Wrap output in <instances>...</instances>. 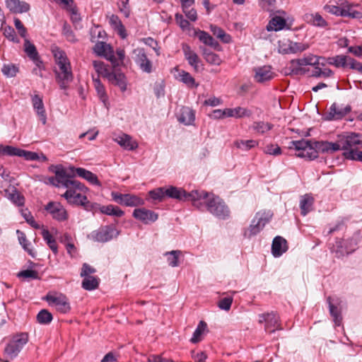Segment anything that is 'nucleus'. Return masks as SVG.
I'll list each match as a JSON object with an SVG mask.
<instances>
[{
  "instance_id": "nucleus-1",
  "label": "nucleus",
  "mask_w": 362,
  "mask_h": 362,
  "mask_svg": "<svg viewBox=\"0 0 362 362\" xmlns=\"http://www.w3.org/2000/svg\"><path fill=\"white\" fill-rule=\"evenodd\" d=\"M66 192L62 195L69 204L82 206L85 209L88 210L89 206L92 205L88 200L85 194L88 192V189L81 182L75 180L73 175L70 173L64 185Z\"/></svg>"
},
{
  "instance_id": "nucleus-2",
  "label": "nucleus",
  "mask_w": 362,
  "mask_h": 362,
  "mask_svg": "<svg viewBox=\"0 0 362 362\" xmlns=\"http://www.w3.org/2000/svg\"><path fill=\"white\" fill-rule=\"evenodd\" d=\"M56 64L59 70L55 69L56 80L61 89H66L69 83L73 80L71 66L66 53L59 48L52 49Z\"/></svg>"
},
{
  "instance_id": "nucleus-3",
  "label": "nucleus",
  "mask_w": 362,
  "mask_h": 362,
  "mask_svg": "<svg viewBox=\"0 0 362 362\" xmlns=\"http://www.w3.org/2000/svg\"><path fill=\"white\" fill-rule=\"evenodd\" d=\"M206 195L203 199H199L200 206H195L200 211H204L206 208L208 211L221 219H226L229 216L230 211L224 202L214 194H209L204 191H201Z\"/></svg>"
},
{
  "instance_id": "nucleus-4",
  "label": "nucleus",
  "mask_w": 362,
  "mask_h": 362,
  "mask_svg": "<svg viewBox=\"0 0 362 362\" xmlns=\"http://www.w3.org/2000/svg\"><path fill=\"white\" fill-rule=\"evenodd\" d=\"M165 197L177 199L179 200L191 201L194 206H200L199 199H203L206 194L199 192V190H192L191 192H187L182 188L174 186L165 187Z\"/></svg>"
},
{
  "instance_id": "nucleus-5",
  "label": "nucleus",
  "mask_w": 362,
  "mask_h": 362,
  "mask_svg": "<svg viewBox=\"0 0 362 362\" xmlns=\"http://www.w3.org/2000/svg\"><path fill=\"white\" fill-rule=\"evenodd\" d=\"M359 241L358 233L354 234L351 238H337L335 244L330 248L331 252L337 258H341L354 252Z\"/></svg>"
},
{
  "instance_id": "nucleus-6",
  "label": "nucleus",
  "mask_w": 362,
  "mask_h": 362,
  "mask_svg": "<svg viewBox=\"0 0 362 362\" xmlns=\"http://www.w3.org/2000/svg\"><path fill=\"white\" fill-rule=\"evenodd\" d=\"M315 141L301 139L292 141L289 148H294L297 153L296 156L308 160H314L318 157V150L315 148Z\"/></svg>"
},
{
  "instance_id": "nucleus-7",
  "label": "nucleus",
  "mask_w": 362,
  "mask_h": 362,
  "mask_svg": "<svg viewBox=\"0 0 362 362\" xmlns=\"http://www.w3.org/2000/svg\"><path fill=\"white\" fill-rule=\"evenodd\" d=\"M272 216V214L270 211L257 212L252 220L248 228L245 230L244 235L250 238L258 234L265 225L269 223Z\"/></svg>"
},
{
  "instance_id": "nucleus-8",
  "label": "nucleus",
  "mask_w": 362,
  "mask_h": 362,
  "mask_svg": "<svg viewBox=\"0 0 362 362\" xmlns=\"http://www.w3.org/2000/svg\"><path fill=\"white\" fill-rule=\"evenodd\" d=\"M28 334L21 332L12 337L4 349V354L10 358H16L28 341Z\"/></svg>"
},
{
  "instance_id": "nucleus-9",
  "label": "nucleus",
  "mask_w": 362,
  "mask_h": 362,
  "mask_svg": "<svg viewBox=\"0 0 362 362\" xmlns=\"http://www.w3.org/2000/svg\"><path fill=\"white\" fill-rule=\"evenodd\" d=\"M339 136L342 150L344 151L362 148V134L345 132L339 134Z\"/></svg>"
},
{
  "instance_id": "nucleus-10",
  "label": "nucleus",
  "mask_w": 362,
  "mask_h": 362,
  "mask_svg": "<svg viewBox=\"0 0 362 362\" xmlns=\"http://www.w3.org/2000/svg\"><path fill=\"white\" fill-rule=\"evenodd\" d=\"M111 197L115 202L126 206L134 207L144 204L143 199L132 194H121L117 192H112Z\"/></svg>"
},
{
  "instance_id": "nucleus-11",
  "label": "nucleus",
  "mask_w": 362,
  "mask_h": 362,
  "mask_svg": "<svg viewBox=\"0 0 362 362\" xmlns=\"http://www.w3.org/2000/svg\"><path fill=\"white\" fill-rule=\"evenodd\" d=\"M119 234V232L117 229L106 226L93 231L88 237L95 242L105 243L111 240L113 238L117 237Z\"/></svg>"
},
{
  "instance_id": "nucleus-12",
  "label": "nucleus",
  "mask_w": 362,
  "mask_h": 362,
  "mask_svg": "<svg viewBox=\"0 0 362 362\" xmlns=\"http://www.w3.org/2000/svg\"><path fill=\"white\" fill-rule=\"evenodd\" d=\"M259 322H264V329L268 332H274L276 330L282 329L279 324V317L274 312L262 313L259 315Z\"/></svg>"
},
{
  "instance_id": "nucleus-13",
  "label": "nucleus",
  "mask_w": 362,
  "mask_h": 362,
  "mask_svg": "<svg viewBox=\"0 0 362 362\" xmlns=\"http://www.w3.org/2000/svg\"><path fill=\"white\" fill-rule=\"evenodd\" d=\"M134 62L140 69L145 73L150 74L153 71V63L147 57L146 53L143 48L138 47L134 49Z\"/></svg>"
},
{
  "instance_id": "nucleus-14",
  "label": "nucleus",
  "mask_w": 362,
  "mask_h": 362,
  "mask_svg": "<svg viewBox=\"0 0 362 362\" xmlns=\"http://www.w3.org/2000/svg\"><path fill=\"white\" fill-rule=\"evenodd\" d=\"M93 50L97 55L104 57L111 62L114 67L119 66V63L114 55V52L109 45L103 42H98L95 45Z\"/></svg>"
},
{
  "instance_id": "nucleus-15",
  "label": "nucleus",
  "mask_w": 362,
  "mask_h": 362,
  "mask_svg": "<svg viewBox=\"0 0 362 362\" xmlns=\"http://www.w3.org/2000/svg\"><path fill=\"white\" fill-rule=\"evenodd\" d=\"M52 216L59 221H64L68 218V214L64 206L59 202H49L45 207Z\"/></svg>"
},
{
  "instance_id": "nucleus-16",
  "label": "nucleus",
  "mask_w": 362,
  "mask_h": 362,
  "mask_svg": "<svg viewBox=\"0 0 362 362\" xmlns=\"http://www.w3.org/2000/svg\"><path fill=\"white\" fill-rule=\"evenodd\" d=\"M46 300L50 305L54 306L58 311L62 313H66L71 309L68 299L64 295L58 296L47 295Z\"/></svg>"
},
{
  "instance_id": "nucleus-17",
  "label": "nucleus",
  "mask_w": 362,
  "mask_h": 362,
  "mask_svg": "<svg viewBox=\"0 0 362 362\" xmlns=\"http://www.w3.org/2000/svg\"><path fill=\"white\" fill-rule=\"evenodd\" d=\"M315 148L318 150V153L332 154L337 151L342 150V145L340 143V136H337L336 142L327 141H320L316 142Z\"/></svg>"
},
{
  "instance_id": "nucleus-18",
  "label": "nucleus",
  "mask_w": 362,
  "mask_h": 362,
  "mask_svg": "<svg viewBox=\"0 0 362 362\" xmlns=\"http://www.w3.org/2000/svg\"><path fill=\"white\" fill-rule=\"evenodd\" d=\"M351 107L349 105H337L333 103L329 107V113L327 116V119L334 120L340 119L350 112Z\"/></svg>"
},
{
  "instance_id": "nucleus-19",
  "label": "nucleus",
  "mask_w": 362,
  "mask_h": 362,
  "mask_svg": "<svg viewBox=\"0 0 362 362\" xmlns=\"http://www.w3.org/2000/svg\"><path fill=\"white\" fill-rule=\"evenodd\" d=\"M133 216L144 223V224H148L153 223L158 219V214L151 210L146 209L145 208L136 209L133 211Z\"/></svg>"
},
{
  "instance_id": "nucleus-20",
  "label": "nucleus",
  "mask_w": 362,
  "mask_h": 362,
  "mask_svg": "<svg viewBox=\"0 0 362 362\" xmlns=\"http://www.w3.org/2000/svg\"><path fill=\"white\" fill-rule=\"evenodd\" d=\"M69 170V173L73 175V177L76 174L78 177H82L84 180H87L91 185H97L99 187L101 186V183L98 180L97 175L93 173L92 172L86 170L85 168L70 167Z\"/></svg>"
},
{
  "instance_id": "nucleus-21",
  "label": "nucleus",
  "mask_w": 362,
  "mask_h": 362,
  "mask_svg": "<svg viewBox=\"0 0 362 362\" xmlns=\"http://www.w3.org/2000/svg\"><path fill=\"white\" fill-rule=\"evenodd\" d=\"M54 173L55 176L49 177L48 183L57 187H63L70 173L62 166H56Z\"/></svg>"
},
{
  "instance_id": "nucleus-22",
  "label": "nucleus",
  "mask_w": 362,
  "mask_h": 362,
  "mask_svg": "<svg viewBox=\"0 0 362 362\" xmlns=\"http://www.w3.org/2000/svg\"><path fill=\"white\" fill-rule=\"evenodd\" d=\"M310 45L308 43L296 42L288 40L287 42L284 43L280 46L281 52L283 54H295L297 52H302L309 48Z\"/></svg>"
},
{
  "instance_id": "nucleus-23",
  "label": "nucleus",
  "mask_w": 362,
  "mask_h": 362,
  "mask_svg": "<svg viewBox=\"0 0 362 362\" xmlns=\"http://www.w3.org/2000/svg\"><path fill=\"white\" fill-rule=\"evenodd\" d=\"M105 78L111 84L118 86L122 92L127 90V78L123 73L110 71Z\"/></svg>"
},
{
  "instance_id": "nucleus-24",
  "label": "nucleus",
  "mask_w": 362,
  "mask_h": 362,
  "mask_svg": "<svg viewBox=\"0 0 362 362\" xmlns=\"http://www.w3.org/2000/svg\"><path fill=\"white\" fill-rule=\"evenodd\" d=\"M3 195L18 206H22L25 204V197L13 186L10 185L5 189Z\"/></svg>"
},
{
  "instance_id": "nucleus-25",
  "label": "nucleus",
  "mask_w": 362,
  "mask_h": 362,
  "mask_svg": "<svg viewBox=\"0 0 362 362\" xmlns=\"http://www.w3.org/2000/svg\"><path fill=\"white\" fill-rule=\"evenodd\" d=\"M31 100L33 109L36 112V114L39 117L42 123L45 124L47 122V115L42 101V98L38 94H35L31 96Z\"/></svg>"
},
{
  "instance_id": "nucleus-26",
  "label": "nucleus",
  "mask_w": 362,
  "mask_h": 362,
  "mask_svg": "<svg viewBox=\"0 0 362 362\" xmlns=\"http://www.w3.org/2000/svg\"><path fill=\"white\" fill-rule=\"evenodd\" d=\"M255 74L254 78L258 83H264L272 80L274 77V74L272 71L270 66H263L255 68Z\"/></svg>"
},
{
  "instance_id": "nucleus-27",
  "label": "nucleus",
  "mask_w": 362,
  "mask_h": 362,
  "mask_svg": "<svg viewBox=\"0 0 362 362\" xmlns=\"http://www.w3.org/2000/svg\"><path fill=\"white\" fill-rule=\"evenodd\" d=\"M288 250L287 241L281 236H276L274 238L272 245V252L274 257L281 256Z\"/></svg>"
},
{
  "instance_id": "nucleus-28",
  "label": "nucleus",
  "mask_w": 362,
  "mask_h": 362,
  "mask_svg": "<svg viewBox=\"0 0 362 362\" xmlns=\"http://www.w3.org/2000/svg\"><path fill=\"white\" fill-rule=\"evenodd\" d=\"M182 49L185 59L187 60L188 63L193 66L195 71H199L202 68L199 65L200 60L198 55L191 49L189 46L187 45H183Z\"/></svg>"
},
{
  "instance_id": "nucleus-29",
  "label": "nucleus",
  "mask_w": 362,
  "mask_h": 362,
  "mask_svg": "<svg viewBox=\"0 0 362 362\" xmlns=\"http://www.w3.org/2000/svg\"><path fill=\"white\" fill-rule=\"evenodd\" d=\"M6 7L14 13H25L30 10V6L25 1L20 0H5Z\"/></svg>"
},
{
  "instance_id": "nucleus-30",
  "label": "nucleus",
  "mask_w": 362,
  "mask_h": 362,
  "mask_svg": "<svg viewBox=\"0 0 362 362\" xmlns=\"http://www.w3.org/2000/svg\"><path fill=\"white\" fill-rule=\"evenodd\" d=\"M114 140L125 150L133 151L138 147V144L133 141L129 135L126 134L116 136Z\"/></svg>"
},
{
  "instance_id": "nucleus-31",
  "label": "nucleus",
  "mask_w": 362,
  "mask_h": 362,
  "mask_svg": "<svg viewBox=\"0 0 362 362\" xmlns=\"http://www.w3.org/2000/svg\"><path fill=\"white\" fill-rule=\"evenodd\" d=\"M24 50L28 57L33 61L36 66L40 69V64L42 61L40 59L38 52L36 49L35 46L32 44L28 39L25 40L24 42Z\"/></svg>"
},
{
  "instance_id": "nucleus-32",
  "label": "nucleus",
  "mask_w": 362,
  "mask_h": 362,
  "mask_svg": "<svg viewBox=\"0 0 362 362\" xmlns=\"http://www.w3.org/2000/svg\"><path fill=\"white\" fill-rule=\"evenodd\" d=\"M314 204V198L308 194L300 197L299 206L300 209V214L303 216H306L309 212L313 211Z\"/></svg>"
},
{
  "instance_id": "nucleus-33",
  "label": "nucleus",
  "mask_w": 362,
  "mask_h": 362,
  "mask_svg": "<svg viewBox=\"0 0 362 362\" xmlns=\"http://www.w3.org/2000/svg\"><path fill=\"white\" fill-rule=\"evenodd\" d=\"M304 21L313 26L324 28L327 23L326 21L318 13H308L303 16Z\"/></svg>"
},
{
  "instance_id": "nucleus-34",
  "label": "nucleus",
  "mask_w": 362,
  "mask_h": 362,
  "mask_svg": "<svg viewBox=\"0 0 362 362\" xmlns=\"http://www.w3.org/2000/svg\"><path fill=\"white\" fill-rule=\"evenodd\" d=\"M195 119L194 112L188 107H183L178 116V121L185 125H190Z\"/></svg>"
},
{
  "instance_id": "nucleus-35",
  "label": "nucleus",
  "mask_w": 362,
  "mask_h": 362,
  "mask_svg": "<svg viewBox=\"0 0 362 362\" xmlns=\"http://www.w3.org/2000/svg\"><path fill=\"white\" fill-rule=\"evenodd\" d=\"M225 113L226 117L241 118L244 117H250L252 112L244 107H237L235 108H226Z\"/></svg>"
},
{
  "instance_id": "nucleus-36",
  "label": "nucleus",
  "mask_w": 362,
  "mask_h": 362,
  "mask_svg": "<svg viewBox=\"0 0 362 362\" xmlns=\"http://www.w3.org/2000/svg\"><path fill=\"white\" fill-rule=\"evenodd\" d=\"M320 59L325 60V57H317L316 55L310 54L303 58L293 59V64L301 65V66L307 65H311L315 66L316 65H320Z\"/></svg>"
},
{
  "instance_id": "nucleus-37",
  "label": "nucleus",
  "mask_w": 362,
  "mask_h": 362,
  "mask_svg": "<svg viewBox=\"0 0 362 362\" xmlns=\"http://www.w3.org/2000/svg\"><path fill=\"white\" fill-rule=\"evenodd\" d=\"M110 23L122 39L126 38V29L117 16L112 15L110 18Z\"/></svg>"
},
{
  "instance_id": "nucleus-38",
  "label": "nucleus",
  "mask_w": 362,
  "mask_h": 362,
  "mask_svg": "<svg viewBox=\"0 0 362 362\" xmlns=\"http://www.w3.org/2000/svg\"><path fill=\"white\" fill-rule=\"evenodd\" d=\"M286 25V21L284 18L280 16L274 17L267 25V30L268 31H278L282 30Z\"/></svg>"
},
{
  "instance_id": "nucleus-39",
  "label": "nucleus",
  "mask_w": 362,
  "mask_h": 362,
  "mask_svg": "<svg viewBox=\"0 0 362 362\" xmlns=\"http://www.w3.org/2000/svg\"><path fill=\"white\" fill-rule=\"evenodd\" d=\"M93 81L99 98L103 103H105L108 98L104 86L103 85L98 77L95 78L94 76H93Z\"/></svg>"
},
{
  "instance_id": "nucleus-40",
  "label": "nucleus",
  "mask_w": 362,
  "mask_h": 362,
  "mask_svg": "<svg viewBox=\"0 0 362 362\" xmlns=\"http://www.w3.org/2000/svg\"><path fill=\"white\" fill-rule=\"evenodd\" d=\"M100 211L103 214L115 217H121L124 215V211L122 209H120L118 206L111 204L100 206Z\"/></svg>"
},
{
  "instance_id": "nucleus-41",
  "label": "nucleus",
  "mask_w": 362,
  "mask_h": 362,
  "mask_svg": "<svg viewBox=\"0 0 362 362\" xmlns=\"http://www.w3.org/2000/svg\"><path fill=\"white\" fill-rule=\"evenodd\" d=\"M207 325L204 321H200L195 331L193 333V336L190 339V341L193 344H196L202 341V335L206 329Z\"/></svg>"
},
{
  "instance_id": "nucleus-42",
  "label": "nucleus",
  "mask_w": 362,
  "mask_h": 362,
  "mask_svg": "<svg viewBox=\"0 0 362 362\" xmlns=\"http://www.w3.org/2000/svg\"><path fill=\"white\" fill-rule=\"evenodd\" d=\"M210 30L212 32L213 35L216 36L217 38L220 39L224 43H228L231 40V37L228 34H226V32L215 25H210Z\"/></svg>"
},
{
  "instance_id": "nucleus-43",
  "label": "nucleus",
  "mask_w": 362,
  "mask_h": 362,
  "mask_svg": "<svg viewBox=\"0 0 362 362\" xmlns=\"http://www.w3.org/2000/svg\"><path fill=\"white\" fill-rule=\"evenodd\" d=\"M348 57L346 55H337L335 57H328L327 64L336 67H345L347 66Z\"/></svg>"
},
{
  "instance_id": "nucleus-44",
  "label": "nucleus",
  "mask_w": 362,
  "mask_h": 362,
  "mask_svg": "<svg viewBox=\"0 0 362 362\" xmlns=\"http://www.w3.org/2000/svg\"><path fill=\"white\" fill-rule=\"evenodd\" d=\"M177 78L189 88L197 87L198 84L196 83L194 78L191 74L185 71L179 72Z\"/></svg>"
},
{
  "instance_id": "nucleus-45",
  "label": "nucleus",
  "mask_w": 362,
  "mask_h": 362,
  "mask_svg": "<svg viewBox=\"0 0 362 362\" xmlns=\"http://www.w3.org/2000/svg\"><path fill=\"white\" fill-rule=\"evenodd\" d=\"M41 234L43 239L46 241L49 247L54 254H57L58 252L57 245L55 239L52 237L49 230L47 229H43Z\"/></svg>"
},
{
  "instance_id": "nucleus-46",
  "label": "nucleus",
  "mask_w": 362,
  "mask_h": 362,
  "mask_svg": "<svg viewBox=\"0 0 362 362\" xmlns=\"http://www.w3.org/2000/svg\"><path fill=\"white\" fill-rule=\"evenodd\" d=\"M99 279L95 276L84 277L82 281V287L87 291H91L98 287Z\"/></svg>"
},
{
  "instance_id": "nucleus-47",
  "label": "nucleus",
  "mask_w": 362,
  "mask_h": 362,
  "mask_svg": "<svg viewBox=\"0 0 362 362\" xmlns=\"http://www.w3.org/2000/svg\"><path fill=\"white\" fill-rule=\"evenodd\" d=\"M202 51L203 56L208 63L214 65H219L221 63V59L218 54L211 52L206 48H204Z\"/></svg>"
},
{
  "instance_id": "nucleus-48",
  "label": "nucleus",
  "mask_w": 362,
  "mask_h": 362,
  "mask_svg": "<svg viewBox=\"0 0 362 362\" xmlns=\"http://www.w3.org/2000/svg\"><path fill=\"white\" fill-rule=\"evenodd\" d=\"M327 301L329 303V312L330 315L332 316L334 319V322L335 325L339 326L341 322L342 317L341 316L340 312L338 310L337 308L334 306L331 302V297L327 298Z\"/></svg>"
},
{
  "instance_id": "nucleus-49",
  "label": "nucleus",
  "mask_w": 362,
  "mask_h": 362,
  "mask_svg": "<svg viewBox=\"0 0 362 362\" xmlns=\"http://www.w3.org/2000/svg\"><path fill=\"white\" fill-rule=\"evenodd\" d=\"M181 252L180 250H172L165 253V256L167 257V261L170 267H175L179 265L178 258Z\"/></svg>"
},
{
  "instance_id": "nucleus-50",
  "label": "nucleus",
  "mask_w": 362,
  "mask_h": 362,
  "mask_svg": "<svg viewBox=\"0 0 362 362\" xmlns=\"http://www.w3.org/2000/svg\"><path fill=\"white\" fill-rule=\"evenodd\" d=\"M258 142L255 140H238L235 142V146L243 151H248L257 146Z\"/></svg>"
},
{
  "instance_id": "nucleus-51",
  "label": "nucleus",
  "mask_w": 362,
  "mask_h": 362,
  "mask_svg": "<svg viewBox=\"0 0 362 362\" xmlns=\"http://www.w3.org/2000/svg\"><path fill=\"white\" fill-rule=\"evenodd\" d=\"M334 72L330 69H322L318 66V65L315 66V69L313 71L312 76L315 78L324 77L328 78L333 76Z\"/></svg>"
},
{
  "instance_id": "nucleus-52",
  "label": "nucleus",
  "mask_w": 362,
  "mask_h": 362,
  "mask_svg": "<svg viewBox=\"0 0 362 362\" xmlns=\"http://www.w3.org/2000/svg\"><path fill=\"white\" fill-rule=\"evenodd\" d=\"M52 315L48 310L43 309L37 315V320L40 324L47 325L52 322Z\"/></svg>"
},
{
  "instance_id": "nucleus-53",
  "label": "nucleus",
  "mask_w": 362,
  "mask_h": 362,
  "mask_svg": "<svg viewBox=\"0 0 362 362\" xmlns=\"http://www.w3.org/2000/svg\"><path fill=\"white\" fill-rule=\"evenodd\" d=\"M343 155L346 159L362 162V151L359 149L344 151Z\"/></svg>"
},
{
  "instance_id": "nucleus-54",
  "label": "nucleus",
  "mask_w": 362,
  "mask_h": 362,
  "mask_svg": "<svg viewBox=\"0 0 362 362\" xmlns=\"http://www.w3.org/2000/svg\"><path fill=\"white\" fill-rule=\"evenodd\" d=\"M17 233L19 234L18 235V240L20 244L22 245L23 249L26 250L30 255L32 257H35V254L33 252V250H31L29 246L30 245V243L28 242V240L26 238V236L24 233L21 232L19 230H17Z\"/></svg>"
},
{
  "instance_id": "nucleus-55",
  "label": "nucleus",
  "mask_w": 362,
  "mask_h": 362,
  "mask_svg": "<svg viewBox=\"0 0 362 362\" xmlns=\"http://www.w3.org/2000/svg\"><path fill=\"white\" fill-rule=\"evenodd\" d=\"M273 125L264 122H255L252 124V128L258 133L264 134L272 129Z\"/></svg>"
},
{
  "instance_id": "nucleus-56",
  "label": "nucleus",
  "mask_w": 362,
  "mask_h": 362,
  "mask_svg": "<svg viewBox=\"0 0 362 362\" xmlns=\"http://www.w3.org/2000/svg\"><path fill=\"white\" fill-rule=\"evenodd\" d=\"M165 187H158L148 192L149 197L153 200L161 202L165 197Z\"/></svg>"
},
{
  "instance_id": "nucleus-57",
  "label": "nucleus",
  "mask_w": 362,
  "mask_h": 362,
  "mask_svg": "<svg viewBox=\"0 0 362 362\" xmlns=\"http://www.w3.org/2000/svg\"><path fill=\"white\" fill-rule=\"evenodd\" d=\"M19 149L12 146H3L0 145V154L4 156H18Z\"/></svg>"
},
{
  "instance_id": "nucleus-58",
  "label": "nucleus",
  "mask_w": 362,
  "mask_h": 362,
  "mask_svg": "<svg viewBox=\"0 0 362 362\" xmlns=\"http://www.w3.org/2000/svg\"><path fill=\"white\" fill-rule=\"evenodd\" d=\"M93 67H94L95 71L98 74V78H99L100 75L103 76V77L105 78L106 74H108L110 71V70H108L105 67L104 62H103L101 61H97V60L93 61Z\"/></svg>"
},
{
  "instance_id": "nucleus-59",
  "label": "nucleus",
  "mask_w": 362,
  "mask_h": 362,
  "mask_svg": "<svg viewBox=\"0 0 362 362\" xmlns=\"http://www.w3.org/2000/svg\"><path fill=\"white\" fill-rule=\"evenodd\" d=\"M1 71L7 77H13L18 71V68L14 64H4Z\"/></svg>"
},
{
  "instance_id": "nucleus-60",
  "label": "nucleus",
  "mask_w": 362,
  "mask_h": 362,
  "mask_svg": "<svg viewBox=\"0 0 362 362\" xmlns=\"http://www.w3.org/2000/svg\"><path fill=\"white\" fill-rule=\"evenodd\" d=\"M21 215L23 216L28 223H29L34 228H40V226L36 223L33 215L28 209H21Z\"/></svg>"
},
{
  "instance_id": "nucleus-61",
  "label": "nucleus",
  "mask_w": 362,
  "mask_h": 362,
  "mask_svg": "<svg viewBox=\"0 0 362 362\" xmlns=\"http://www.w3.org/2000/svg\"><path fill=\"white\" fill-rule=\"evenodd\" d=\"M19 278L24 279H39L37 272L31 269H26L21 271L17 274Z\"/></svg>"
},
{
  "instance_id": "nucleus-62",
  "label": "nucleus",
  "mask_w": 362,
  "mask_h": 362,
  "mask_svg": "<svg viewBox=\"0 0 362 362\" xmlns=\"http://www.w3.org/2000/svg\"><path fill=\"white\" fill-rule=\"evenodd\" d=\"M18 156L23 157L28 160H37L40 159V157L37 153L22 149H19Z\"/></svg>"
},
{
  "instance_id": "nucleus-63",
  "label": "nucleus",
  "mask_w": 362,
  "mask_h": 362,
  "mask_svg": "<svg viewBox=\"0 0 362 362\" xmlns=\"http://www.w3.org/2000/svg\"><path fill=\"white\" fill-rule=\"evenodd\" d=\"M4 36L12 42H18V40L16 37L14 29L11 26L4 28Z\"/></svg>"
},
{
  "instance_id": "nucleus-64",
  "label": "nucleus",
  "mask_w": 362,
  "mask_h": 362,
  "mask_svg": "<svg viewBox=\"0 0 362 362\" xmlns=\"http://www.w3.org/2000/svg\"><path fill=\"white\" fill-rule=\"evenodd\" d=\"M233 303L232 297H226L221 299L218 303V306L220 309L223 310H229Z\"/></svg>"
}]
</instances>
